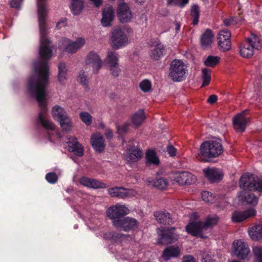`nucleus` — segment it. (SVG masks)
Here are the masks:
<instances>
[{"mask_svg": "<svg viewBox=\"0 0 262 262\" xmlns=\"http://www.w3.org/2000/svg\"><path fill=\"white\" fill-rule=\"evenodd\" d=\"M104 238L116 242L120 238V235L117 233L109 232L104 234Z\"/></svg>", "mask_w": 262, "mask_h": 262, "instance_id": "48", "label": "nucleus"}, {"mask_svg": "<svg viewBox=\"0 0 262 262\" xmlns=\"http://www.w3.org/2000/svg\"><path fill=\"white\" fill-rule=\"evenodd\" d=\"M219 221V217L216 215L208 216L206 221L203 223L201 221L191 222L186 227L187 232L195 236L203 237L202 233L208 228L216 225Z\"/></svg>", "mask_w": 262, "mask_h": 262, "instance_id": "3", "label": "nucleus"}, {"mask_svg": "<svg viewBox=\"0 0 262 262\" xmlns=\"http://www.w3.org/2000/svg\"><path fill=\"white\" fill-rule=\"evenodd\" d=\"M85 42V39L82 37L78 38L75 41H72L67 38H63L61 40V47L64 48L66 52L74 53L82 48Z\"/></svg>", "mask_w": 262, "mask_h": 262, "instance_id": "12", "label": "nucleus"}, {"mask_svg": "<svg viewBox=\"0 0 262 262\" xmlns=\"http://www.w3.org/2000/svg\"><path fill=\"white\" fill-rule=\"evenodd\" d=\"M67 70L64 63L61 62L58 65V80L60 83H63L67 77Z\"/></svg>", "mask_w": 262, "mask_h": 262, "instance_id": "36", "label": "nucleus"}, {"mask_svg": "<svg viewBox=\"0 0 262 262\" xmlns=\"http://www.w3.org/2000/svg\"><path fill=\"white\" fill-rule=\"evenodd\" d=\"M237 23V22L234 19V17H232V18H231L230 19H225L224 20V23L225 24V26H229L232 24H233V23Z\"/></svg>", "mask_w": 262, "mask_h": 262, "instance_id": "56", "label": "nucleus"}, {"mask_svg": "<svg viewBox=\"0 0 262 262\" xmlns=\"http://www.w3.org/2000/svg\"><path fill=\"white\" fill-rule=\"evenodd\" d=\"M254 262H262V247L257 246L253 249Z\"/></svg>", "mask_w": 262, "mask_h": 262, "instance_id": "42", "label": "nucleus"}, {"mask_svg": "<svg viewBox=\"0 0 262 262\" xmlns=\"http://www.w3.org/2000/svg\"><path fill=\"white\" fill-rule=\"evenodd\" d=\"M218 45L222 51L224 52L228 51L231 48L230 40H225L218 41Z\"/></svg>", "mask_w": 262, "mask_h": 262, "instance_id": "45", "label": "nucleus"}, {"mask_svg": "<svg viewBox=\"0 0 262 262\" xmlns=\"http://www.w3.org/2000/svg\"><path fill=\"white\" fill-rule=\"evenodd\" d=\"M130 210L125 205L117 204L110 206L107 210V215L113 220L120 219L121 216L129 214Z\"/></svg>", "mask_w": 262, "mask_h": 262, "instance_id": "11", "label": "nucleus"}, {"mask_svg": "<svg viewBox=\"0 0 262 262\" xmlns=\"http://www.w3.org/2000/svg\"><path fill=\"white\" fill-rule=\"evenodd\" d=\"M205 177L212 182H218L223 178L222 171L215 168H207L203 170Z\"/></svg>", "mask_w": 262, "mask_h": 262, "instance_id": "20", "label": "nucleus"}, {"mask_svg": "<svg viewBox=\"0 0 262 262\" xmlns=\"http://www.w3.org/2000/svg\"><path fill=\"white\" fill-rule=\"evenodd\" d=\"M160 163V159L155 151L149 149L146 151L145 164L147 166H157Z\"/></svg>", "mask_w": 262, "mask_h": 262, "instance_id": "28", "label": "nucleus"}, {"mask_svg": "<svg viewBox=\"0 0 262 262\" xmlns=\"http://www.w3.org/2000/svg\"><path fill=\"white\" fill-rule=\"evenodd\" d=\"M23 0H12L10 2V5L13 8H19Z\"/></svg>", "mask_w": 262, "mask_h": 262, "instance_id": "53", "label": "nucleus"}, {"mask_svg": "<svg viewBox=\"0 0 262 262\" xmlns=\"http://www.w3.org/2000/svg\"><path fill=\"white\" fill-rule=\"evenodd\" d=\"M52 114L54 119L59 121L64 130L68 131L71 129V120L62 107L59 105L54 106L52 110Z\"/></svg>", "mask_w": 262, "mask_h": 262, "instance_id": "6", "label": "nucleus"}, {"mask_svg": "<svg viewBox=\"0 0 262 262\" xmlns=\"http://www.w3.org/2000/svg\"><path fill=\"white\" fill-rule=\"evenodd\" d=\"M152 185L154 187L160 190H164L167 188L169 185L168 181L162 177H158L152 182Z\"/></svg>", "mask_w": 262, "mask_h": 262, "instance_id": "32", "label": "nucleus"}, {"mask_svg": "<svg viewBox=\"0 0 262 262\" xmlns=\"http://www.w3.org/2000/svg\"><path fill=\"white\" fill-rule=\"evenodd\" d=\"M197 217H198V213L196 212H194L192 214L191 220H192V219H195Z\"/></svg>", "mask_w": 262, "mask_h": 262, "instance_id": "62", "label": "nucleus"}, {"mask_svg": "<svg viewBox=\"0 0 262 262\" xmlns=\"http://www.w3.org/2000/svg\"><path fill=\"white\" fill-rule=\"evenodd\" d=\"M249 234L253 240L262 239V225H257L252 227L249 230Z\"/></svg>", "mask_w": 262, "mask_h": 262, "instance_id": "31", "label": "nucleus"}, {"mask_svg": "<svg viewBox=\"0 0 262 262\" xmlns=\"http://www.w3.org/2000/svg\"><path fill=\"white\" fill-rule=\"evenodd\" d=\"M255 210L254 209H250L244 211H234L232 216V220L233 222H241L255 215Z\"/></svg>", "mask_w": 262, "mask_h": 262, "instance_id": "22", "label": "nucleus"}, {"mask_svg": "<svg viewBox=\"0 0 262 262\" xmlns=\"http://www.w3.org/2000/svg\"><path fill=\"white\" fill-rule=\"evenodd\" d=\"M182 262H196L195 259L190 255L184 256Z\"/></svg>", "mask_w": 262, "mask_h": 262, "instance_id": "54", "label": "nucleus"}, {"mask_svg": "<svg viewBox=\"0 0 262 262\" xmlns=\"http://www.w3.org/2000/svg\"><path fill=\"white\" fill-rule=\"evenodd\" d=\"M71 10L73 14L77 15L80 13L83 7L82 0H71Z\"/></svg>", "mask_w": 262, "mask_h": 262, "instance_id": "34", "label": "nucleus"}, {"mask_svg": "<svg viewBox=\"0 0 262 262\" xmlns=\"http://www.w3.org/2000/svg\"><path fill=\"white\" fill-rule=\"evenodd\" d=\"M145 118L144 112L140 110L134 114L132 118L133 124L136 127L140 126Z\"/></svg>", "mask_w": 262, "mask_h": 262, "instance_id": "33", "label": "nucleus"}, {"mask_svg": "<svg viewBox=\"0 0 262 262\" xmlns=\"http://www.w3.org/2000/svg\"><path fill=\"white\" fill-rule=\"evenodd\" d=\"M113 225L117 229L124 231H129L138 228L139 222L133 217H125L121 219L113 220Z\"/></svg>", "mask_w": 262, "mask_h": 262, "instance_id": "9", "label": "nucleus"}, {"mask_svg": "<svg viewBox=\"0 0 262 262\" xmlns=\"http://www.w3.org/2000/svg\"><path fill=\"white\" fill-rule=\"evenodd\" d=\"M79 183L84 186L93 189L104 188L106 187V184L103 182L85 177L81 178Z\"/></svg>", "mask_w": 262, "mask_h": 262, "instance_id": "21", "label": "nucleus"}, {"mask_svg": "<svg viewBox=\"0 0 262 262\" xmlns=\"http://www.w3.org/2000/svg\"><path fill=\"white\" fill-rule=\"evenodd\" d=\"M234 253L241 259L246 258L250 252L247 244L241 240H237L233 242Z\"/></svg>", "mask_w": 262, "mask_h": 262, "instance_id": "16", "label": "nucleus"}, {"mask_svg": "<svg viewBox=\"0 0 262 262\" xmlns=\"http://www.w3.org/2000/svg\"><path fill=\"white\" fill-rule=\"evenodd\" d=\"M78 81L83 85H86L88 83V79L86 76L82 71H80L79 73Z\"/></svg>", "mask_w": 262, "mask_h": 262, "instance_id": "51", "label": "nucleus"}, {"mask_svg": "<svg viewBox=\"0 0 262 262\" xmlns=\"http://www.w3.org/2000/svg\"><path fill=\"white\" fill-rule=\"evenodd\" d=\"M81 120L86 125L89 126L92 123V117L88 112H82L79 115Z\"/></svg>", "mask_w": 262, "mask_h": 262, "instance_id": "41", "label": "nucleus"}, {"mask_svg": "<svg viewBox=\"0 0 262 262\" xmlns=\"http://www.w3.org/2000/svg\"><path fill=\"white\" fill-rule=\"evenodd\" d=\"M105 135L106 137L108 139H111L113 136V133L112 131L110 129H107L106 130Z\"/></svg>", "mask_w": 262, "mask_h": 262, "instance_id": "58", "label": "nucleus"}, {"mask_svg": "<svg viewBox=\"0 0 262 262\" xmlns=\"http://www.w3.org/2000/svg\"><path fill=\"white\" fill-rule=\"evenodd\" d=\"M143 155L142 150L138 147L132 146L130 147L124 156L125 160L128 163H132L139 161Z\"/></svg>", "mask_w": 262, "mask_h": 262, "instance_id": "19", "label": "nucleus"}, {"mask_svg": "<svg viewBox=\"0 0 262 262\" xmlns=\"http://www.w3.org/2000/svg\"><path fill=\"white\" fill-rule=\"evenodd\" d=\"M111 46L114 49H118L128 43V39L124 32L119 27L114 28L111 38Z\"/></svg>", "mask_w": 262, "mask_h": 262, "instance_id": "7", "label": "nucleus"}, {"mask_svg": "<svg viewBox=\"0 0 262 262\" xmlns=\"http://www.w3.org/2000/svg\"><path fill=\"white\" fill-rule=\"evenodd\" d=\"M164 51L165 48L163 45L161 43H158L151 50L150 57L154 60H158L163 56Z\"/></svg>", "mask_w": 262, "mask_h": 262, "instance_id": "30", "label": "nucleus"}, {"mask_svg": "<svg viewBox=\"0 0 262 262\" xmlns=\"http://www.w3.org/2000/svg\"><path fill=\"white\" fill-rule=\"evenodd\" d=\"M117 16L122 23H127L132 19L133 15L126 4L123 3L119 5L117 9Z\"/></svg>", "mask_w": 262, "mask_h": 262, "instance_id": "18", "label": "nucleus"}, {"mask_svg": "<svg viewBox=\"0 0 262 262\" xmlns=\"http://www.w3.org/2000/svg\"><path fill=\"white\" fill-rule=\"evenodd\" d=\"M114 17V11L112 6L104 9L102 12V17L101 20L103 27H108Z\"/></svg>", "mask_w": 262, "mask_h": 262, "instance_id": "23", "label": "nucleus"}, {"mask_svg": "<svg viewBox=\"0 0 262 262\" xmlns=\"http://www.w3.org/2000/svg\"><path fill=\"white\" fill-rule=\"evenodd\" d=\"M202 78L203 82L201 86L208 85L211 80V70L207 68L203 69L202 71Z\"/></svg>", "mask_w": 262, "mask_h": 262, "instance_id": "37", "label": "nucleus"}, {"mask_svg": "<svg viewBox=\"0 0 262 262\" xmlns=\"http://www.w3.org/2000/svg\"><path fill=\"white\" fill-rule=\"evenodd\" d=\"M259 46V38L252 35L240 46V55L244 58H250L254 54V51Z\"/></svg>", "mask_w": 262, "mask_h": 262, "instance_id": "5", "label": "nucleus"}, {"mask_svg": "<svg viewBox=\"0 0 262 262\" xmlns=\"http://www.w3.org/2000/svg\"><path fill=\"white\" fill-rule=\"evenodd\" d=\"M105 61L108 66L119 64L118 55L116 52L109 51L107 52Z\"/></svg>", "mask_w": 262, "mask_h": 262, "instance_id": "35", "label": "nucleus"}, {"mask_svg": "<svg viewBox=\"0 0 262 262\" xmlns=\"http://www.w3.org/2000/svg\"><path fill=\"white\" fill-rule=\"evenodd\" d=\"M239 185L244 189L239 193V199L247 204L256 205L258 202V198L246 191H262V180L253 174L247 172L244 173L240 178Z\"/></svg>", "mask_w": 262, "mask_h": 262, "instance_id": "1", "label": "nucleus"}, {"mask_svg": "<svg viewBox=\"0 0 262 262\" xmlns=\"http://www.w3.org/2000/svg\"><path fill=\"white\" fill-rule=\"evenodd\" d=\"M246 111L236 115L233 119L234 129L238 132L245 131L249 118L246 116Z\"/></svg>", "mask_w": 262, "mask_h": 262, "instance_id": "13", "label": "nucleus"}, {"mask_svg": "<svg viewBox=\"0 0 262 262\" xmlns=\"http://www.w3.org/2000/svg\"><path fill=\"white\" fill-rule=\"evenodd\" d=\"M86 66L92 68L93 71L96 73L101 68L102 62L99 55L94 52H91L88 55L85 60Z\"/></svg>", "mask_w": 262, "mask_h": 262, "instance_id": "15", "label": "nucleus"}, {"mask_svg": "<svg viewBox=\"0 0 262 262\" xmlns=\"http://www.w3.org/2000/svg\"><path fill=\"white\" fill-rule=\"evenodd\" d=\"M46 0H37L38 18L40 29V39H48L46 36V18L48 9L46 6Z\"/></svg>", "mask_w": 262, "mask_h": 262, "instance_id": "8", "label": "nucleus"}, {"mask_svg": "<svg viewBox=\"0 0 262 262\" xmlns=\"http://www.w3.org/2000/svg\"><path fill=\"white\" fill-rule=\"evenodd\" d=\"M174 228L171 229H165L162 228L161 230L158 232L159 238L158 243L163 245H168L173 243L178 239V235L174 232Z\"/></svg>", "mask_w": 262, "mask_h": 262, "instance_id": "10", "label": "nucleus"}, {"mask_svg": "<svg viewBox=\"0 0 262 262\" xmlns=\"http://www.w3.org/2000/svg\"><path fill=\"white\" fill-rule=\"evenodd\" d=\"M214 35L211 30L207 29L201 35L200 38V45L201 47L205 49L209 48L212 42Z\"/></svg>", "mask_w": 262, "mask_h": 262, "instance_id": "25", "label": "nucleus"}, {"mask_svg": "<svg viewBox=\"0 0 262 262\" xmlns=\"http://www.w3.org/2000/svg\"><path fill=\"white\" fill-rule=\"evenodd\" d=\"M199 7L196 4L193 5L191 7V15L193 17V24L195 25L198 23L199 18Z\"/></svg>", "mask_w": 262, "mask_h": 262, "instance_id": "39", "label": "nucleus"}, {"mask_svg": "<svg viewBox=\"0 0 262 262\" xmlns=\"http://www.w3.org/2000/svg\"><path fill=\"white\" fill-rule=\"evenodd\" d=\"M180 255V249L177 246H171L167 247L163 251L162 257L165 260L171 258L179 257Z\"/></svg>", "mask_w": 262, "mask_h": 262, "instance_id": "27", "label": "nucleus"}, {"mask_svg": "<svg viewBox=\"0 0 262 262\" xmlns=\"http://www.w3.org/2000/svg\"><path fill=\"white\" fill-rule=\"evenodd\" d=\"M231 34L227 30H223L219 33L218 41L230 40Z\"/></svg>", "mask_w": 262, "mask_h": 262, "instance_id": "44", "label": "nucleus"}, {"mask_svg": "<svg viewBox=\"0 0 262 262\" xmlns=\"http://www.w3.org/2000/svg\"><path fill=\"white\" fill-rule=\"evenodd\" d=\"M201 195L202 200L206 203H213L215 200V196L209 191H203Z\"/></svg>", "mask_w": 262, "mask_h": 262, "instance_id": "40", "label": "nucleus"}, {"mask_svg": "<svg viewBox=\"0 0 262 262\" xmlns=\"http://www.w3.org/2000/svg\"><path fill=\"white\" fill-rule=\"evenodd\" d=\"M156 220L160 224H169L171 222L170 214L166 211H156L154 213Z\"/></svg>", "mask_w": 262, "mask_h": 262, "instance_id": "29", "label": "nucleus"}, {"mask_svg": "<svg viewBox=\"0 0 262 262\" xmlns=\"http://www.w3.org/2000/svg\"><path fill=\"white\" fill-rule=\"evenodd\" d=\"M166 150L170 157H174L177 155V149L172 145H169L167 147Z\"/></svg>", "mask_w": 262, "mask_h": 262, "instance_id": "52", "label": "nucleus"}, {"mask_svg": "<svg viewBox=\"0 0 262 262\" xmlns=\"http://www.w3.org/2000/svg\"><path fill=\"white\" fill-rule=\"evenodd\" d=\"M46 179L49 183L55 184L57 181L58 177L55 173L49 172L46 174Z\"/></svg>", "mask_w": 262, "mask_h": 262, "instance_id": "50", "label": "nucleus"}, {"mask_svg": "<svg viewBox=\"0 0 262 262\" xmlns=\"http://www.w3.org/2000/svg\"><path fill=\"white\" fill-rule=\"evenodd\" d=\"M168 72V76L172 81L180 82L187 77V66L182 60L174 59L170 64Z\"/></svg>", "mask_w": 262, "mask_h": 262, "instance_id": "4", "label": "nucleus"}, {"mask_svg": "<svg viewBox=\"0 0 262 262\" xmlns=\"http://www.w3.org/2000/svg\"><path fill=\"white\" fill-rule=\"evenodd\" d=\"M108 193L112 197H118L121 199L130 197L135 194L133 189H127L117 187L108 189Z\"/></svg>", "mask_w": 262, "mask_h": 262, "instance_id": "17", "label": "nucleus"}, {"mask_svg": "<svg viewBox=\"0 0 262 262\" xmlns=\"http://www.w3.org/2000/svg\"><path fill=\"white\" fill-rule=\"evenodd\" d=\"M223 152V147L220 140H208L201 145L196 158L200 161H208L219 157Z\"/></svg>", "mask_w": 262, "mask_h": 262, "instance_id": "2", "label": "nucleus"}, {"mask_svg": "<svg viewBox=\"0 0 262 262\" xmlns=\"http://www.w3.org/2000/svg\"><path fill=\"white\" fill-rule=\"evenodd\" d=\"M189 0H167L168 5L179 6L181 7H184L188 3Z\"/></svg>", "mask_w": 262, "mask_h": 262, "instance_id": "46", "label": "nucleus"}, {"mask_svg": "<svg viewBox=\"0 0 262 262\" xmlns=\"http://www.w3.org/2000/svg\"><path fill=\"white\" fill-rule=\"evenodd\" d=\"M90 1L93 2V3L95 5V6H96L97 7H99L102 4L101 0H90Z\"/></svg>", "mask_w": 262, "mask_h": 262, "instance_id": "59", "label": "nucleus"}, {"mask_svg": "<svg viewBox=\"0 0 262 262\" xmlns=\"http://www.w3.org/2000/svg\"><path fill=\"white\" fill-rule=\"evenodd\" d=\"M91 144L94 149L99 152L102 151L105 146L104 139L99 133H95L92 135Z\"/></svg>", "mask_w": 262, "mask_h": 262, "instance_id": "24", "label": "nucleus"}, {"mask_svg": "<svg viewBox=\"0 0 262 262\" xmlns=\"http://www.w3.org/2000/svg\"><path fill=\"white\" fill-rule=\"evenodd\" d=\"M175 29L177 32H178L180 30L181 28V24L180 23H178L177 21L175 22Z\"/></svg>", "mask_w": 262, "mask_h": 262, "instance_id": "60", "label": "nucleus"}, {"mask_svg": "<svg viewBox=\"0 0 262 262\" xmlns=\"http://www.w3.org/2000/svg\"><path fill=\"white\" fill-rule=\"evenodd\" d=\"M174 181L180 185H191L195 182L196 178L190 172L182 171L175 174Z\"/></svg>", "mask_w": 262, "mask_h": 262, "instance_id": "14", "label": "nucleus"}, {"mask_svg": "<svg viewBox=\"0 0 262 262\" xmlns=\"http://www.w3.org/2000/svg\"><path fill=\"white\" fill-rule=\"evenodd\" d=\"M217 100V97L215 95L210 96L207 100V102L210 104L214 103Z\"/></svg>", "mask_w": 262, "mask_h": 262, "instance_id": "55", "label": "nucleus"}, {"mask_svg": "<svg viewBox=\"0 0 262 262\" xmlns=\"http://www.w3.org/2000/svg\"><path fill=\"white\" fill-rule=\"evenodd\" d=\"M66 26V20L62 19L60 20L56 25V27L58 29H60L62 27H65Z\"/></svg>", "mask_w": 262, "mask_h": 262, "instance_id": "57", "label": "nucleus"}, {"mask_svg": "<svg viewBox=\"0 0 262 262\" xmlns=\"http://www.w3.org/2000/svg\"><path fill=\"white\" fill-rule=\"evenodd\" d=\"M140 88L144 92H149L151 90V83L148 79L142 80L139 84Z\"/></svg>", "mask_w": 262, "mask_h": 262, "instance_id": "43", "label": "nucleus"}, {"mask_svg": "<svg viewBox=\"0 0 262 262\" xmlns=\"http://www.w3.org/2000/svg\"><path fill=\"white\" fill-rule=\"evenodd\" d=\"M202 262H214V260L208 259V258H203Z\"/></svg>", "mask_w": 262, "mask_h": 262, "instance_id": "61", "label": "nucleus"}, {"mask_svg": "<svg viewBox=\"0 0 262 262\" xmlns=\"http://www.w3.org/2000/svg\"><path fill=\"white\" fill-rule=\"evenodd\" d=\"M129 124L128 122L124 123L122 125H117V133L119 135H122V134L126 133L128 129Z\"/></svg>", "mask_w": 262, "mask_h": 262, "instance_id": "49", "label": "nucleus"}, {"mask_svg": "<svg viewBox=\"0 0 262 262\" xmlns=\"http://www.w3.org/2000/svg\"><path fill=\"white\" fill-rule=\"evenodd\" d=\"M147 182H148L149 183H151V182H150L149 180H147Z\"/></svg>", "mask_w": 262, "mask_h": 262, "instance_id": "64", "label": "nucleus"}, {"mask_svg": "<svg viewBox=\"0 0 262 262\" xmlns=\"http://www.w3.org/2000/svg\"><path fill=\"white\" fill-rule=\"evenodd\" d=\"M69 149L78 156H82L83 154V149L82 146L78 143L77 138L74 137H70L68 142Z\"/></svg>", "mask_w": 262, "mask_h": 262, "instance_id": "26", "label": "nucleus"}, {"mask_svg": "<svg viewBox=\"0 0 262 262\" xmlns=\"http://www.w3.org/2000/svg\"><path fill=\"white\" fill-rule=\"evenodd\" d=\"M109 69L111 74L114 77H118L120 74L121 69L119 68V64L109 66Z\"/></svg>", "mask_w": 262, "mask_h": 262, "instance_id": "47", "label": "nucleus"}, {"mask_svg": "<svg viewBox=\"0 0 262 262\" xmlns=\"http://www.w3.org/2000/svg\"><path fill=\"white\" fill-rule=\"evenodd\" d=\"M137 3H139V4H143L145 0H135Z\"/></svg>", "mask_w": 262, "mask_h": 262, "instance_id": "63", "label": "nucleus"}, {"mask_svg": "<svg viewBox=\"0 0 262 262\" xmlns=\"http://www.w3.org/2000/svg\"><path fill=\"white\" fill-rule=\"evenodd\" d=\"M220 58L217 56H209L204 61V64L207 67H214L220 61Z\"/></svg>", "mask_w": 262, "mask_h": 262, "instance_id": "38", "label": "nucleus"}]
</instances>
